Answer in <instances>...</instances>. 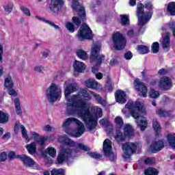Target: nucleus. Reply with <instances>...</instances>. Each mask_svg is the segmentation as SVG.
Returning <instances> with one entry per match:
<instances>
[{
	"label": "nucleus",
	"instance_id": "obj_31",
	"mask_svg": "<svg viewBox=\"0 0 175 175\" xmlns=\"http://www.w3.org/2000/svg\"><path fill=\"white\" fill-rule=\"evenodd\" d=\"M152 126H153V129H154L156 132V135H159L161 128V124H159V122H158V120L157 119L153 120Z\"/></svg>",
	"mask_w": 175,
	"mask_h": 175
},
{
	"label": "nucleus",
	"instance_id": "obj_54",
	"mask_svg": "<svg viewBox=\"0 0 175 175\" xmlns=\"http://www.w3.org/2000/svg\"><path fill=\"white\" fill-rule=\"evenodd\" d=\"M72 21L77 25V27H80L81 21H80V19H79V18L76 16L72 17Z\"/></svg>",
	"mask_w": 175,
	"mask_h": 175
},
{
	"label": "nucleus",
	"instance_id": "obj_2",
	"mask_svg": "<svg viewBox=\"0 0 175 175\" xmlns=\"http://www.w3.org/2000/svg\"><path fill=\"white\" fill-rule=\"evenodd\" d=\"M65 143L70 146V147H75L76 150L72 151L70 148H64L61 150L60 153L57 156V163H62L65 161H68L70 157H75V153L77 152L79 150L83 151H90V148L83 144L76 143L69 138H66Z\"/></svg>",
	"mask_w": 175,
	"mask_h": 175
},
{
	"label": "nucleus",
	"instance_id": "obj_52",
	"mask_svg": "<svg viewBox=\"0 0 175 175\" xmlns=\"http://www.w3.org/2000/svg\"><path fill=\"white\" fill-rule=\"evenodd\" d=\"M42 130L45 132H51L53 131V127L50 126V124H47L42 127Z\"/></svg>",
	"mask_w": 175,
	"mask_h": 175
},
{
	"label": "nucleus",
	"instance_id": "obj_44",
	"mask_svg": "<svg viewBox=\"0 0 175 175\" xmlns=\"http://www.w3.org/2000/svg\"><path fill=\"white\" fill-rule=\"evenodd\" d=\"M66 28H67L69 32H74L75 31V25L73 23L68 22L66 23Z\"/></svg>",
	"mask_w": 175,
	"mask_h": 175
},
{
	"label": "nucleus",
	"instance_id": "obj_8",
	"mask_svg": "<svg viewBox=\"0 0 175 175\" xmlns=\"http://www.w3.org/2000/svg\"><path fill=\"white\" fill-rule=\"evenodd\" d=\"M100 51V45L96 44L92 47L90 62H96L97 64H102L103 61H105V55H99Z\"/></svg>",
	"mask_w": 175,
	"mask_h": 175
},
{
	"label": "nucleus",
	"instance_id": "obj_39",
	"mask_svg": "<svg viewBox=\"0 0 175 175\" xmlns=\"http://www.w3.org/2000/svg\"><path fill=\"white\" fill-rule=\"evenodd\" d=\"M156 113L160 117H167V116H169V113L162 109H159Z\"/></svg>",
	"mask_w": 175,
	"mask_h": 175
},
{
	"label": "nucleus",
	"instance_id": "obj_59",
	"mask_svg": "<svg viewBox=\"0 0 175 175\" xmlns=\"http://www.w3.org/2000/svg\"><path fill=\"white\" fill-rule=\"evenodd\" d=\"M158 73L161 76H164V75H167V70L165 68H161L159 70Z\"/></svg>",
	"mask_w": 175,
	"mask_h": 175
},
{
	"label": "nucleus",
	"instance_id": "obj_29",
	"mask_svg": "<svg viewBox=\"0 0 175 175\" xmlns=\"http://www.w3.org/2000/svg\"><path fill=\"white\" fill-rule=\"evenodd\" d=\"M137 124L141 131H144L147 128V120L144 117L142 118L140 120H137Z\"/></svg>",
	"mask_w": 175,
	"mask_h": 175
},
{
	"label": "nucleus",
	"instance_id": "obj_15",
	"mask_svg": "<svg viewBox=\"0 0 175 175\" xmlns=\"http://www.w3.org/2000/svg\"><path fill=\"white\" fill-rule=\"evenodd\" d=\"M16 158H17V159H20V161L23 162V165H25V166L32 167V166L35 165V161H33V159L27 156L26 154H17Z\"/></svg>",
	"mask_w": 175,
	"mask_h": 175
},
{
	"label": "nucleus",
	"instance_id": "obj_32",
	"mask_svg": "<svg viewBox=\"0 0 175 175\" xmlns=\"http://www.w3.org/2000/svg\"><path fill=\"white\" fill-rule=\"evenodd\" d=\"M167 10L171 16H175V2L168 3Z\"/></svg>",
	"mask_w": 175,
	"mask_h": 175
},
{
	"label": "nucleus",
	"instance_id": "obj_7",
	"mask_svg": "<svg viewBox=\"0 0 175 175\" xmlns=\"http://www.w3.org/2000/svg\"><path fill=\"white\" fill-rule=\"evenodd\" d=\"M133 127L129 124H126L124 128V132L118 130L116 131V135L115 136V139L118 143H121L126 140V137H133L135 136V133L133 132Z\"/></svg>",
	"mask_w": 175,
	"mask_h": 175
},
{
	"label": "nucleus",
	"instance_id": "obj_50",
	"mask_svg": "<svg viewBox=\"0 0 175 175\" xmlns=\"http://www.w3.org/2000/svg\"><path fill=\"white\" fill-rule=\"evenodd\" d=\"M8 159V155L6 152H3L0 154V162H5Z\"/></svg>",
	"mask_w": 175,
	"mask_h": 175
},
{
	"label": "nucleus",
	"instance_id": "obj_35",
	"mask_svg": "<svg viewBox=\"0 0 175 175\" xmlns=\"http://www.w3.org/2000/svg\"><path fill=\"white\" fill-rule=\"evenodd\" d=\"M158 170L155 168L149 167L144 171L145 175H158Z\"/></svg>",
	"mask_w": 175,
	"mask_h": 175
},
{
	"label": "nucleus",
	"instance_id": "obj_11",
	"mask_svg": "<svg viewBox=\"0 0 175 175\" xmlns=\"http://www.w3.org/2000/svg\"><path fill=\"white\" fill-rule=\"evenodd\" d=\"M122 148L124 154V158H131V155L136 152V150H137V146L135 144V143L126 142L122 144Z\"/></svg>",
	"mask_w": 175,
	"mask_h": 175
},
{
	"label": "nucleus",
	"instance_id": "obj_43",
	"mask_svg": "<svg viewBox=\"0 0 175 175\" xmlns=\"http://www.w3.org/2000/svg\"><path fill=\"white\" fill-rule=\"evenodd\" d=\"M159 51V42H154L152 46V52L154 54H157Z\"/></svg>",
	"mask_w": 175,
	"mask_h": 175
},
{
	"label": "nucleus",
	"instance_id": "obj_27",
	"mask_svg": "<svg viewBox=\"0 0 175 175\" xmlns=\"http://www.w3.org/2000/svg\"><path fill=\"white\" fill-rule=\"evenodd\" d=\"M14 103L15 105V110L16 114L21 116V114H23V111H21V104L20 103V99L18 98L14 99Z\"/></svg>",
	"mask_w": 175,
	"mask_h": 175
},
{
	"label": "nucleus",
	"instance_id": "obj_13",
	"mask_svg": "<svg viewBox=\"0 0 175 175\" xmlns=\"http://www.w3.org/2000/svg\"><path fill=\"white\" fill-rule=\"evenodd\" d=\"M134 87L136 91L139 92V95L146 98L147 96V86L140 79H136L134 81Z\"/></svg>",
	"mask_w": 175,
	"mask_h": 175
},
{
	"label": "nucleus",
	"instance_id": "obj_62",
	"mask_svg": "<svg viewBox=\"0 0 175 175\" xmlns=\"http://www.w3.org/2000/svg\"><path fill=\"white\" fill-rule=\"evenodd\" d=\"M34 70L36 72H38L39 73H40V72H42V70H43V66H37L34 68Z\"/></svg>",
	"mask_w": 175,
	"mask_h": 175
},
{
	"label": "nucleus",
	"instance_id": "obj_10",
	"mask_svg": "<svg viewBox=\"0 0 175 175\" xmlns=\"http://www.w3.org/2000/svg\"><path fill=\"white\" fill-rule=\"evenodd\" d=\"M77 38L79 40H91L92 39V31L87 24H83L78 31Z\"/></svg>",
	"mask_w": 175,
	"mask_h": 175
},
{
	"label": "nucleus",
	"instance_id": "obj_61",
	"mask_svg": "<svg viewBox=\"0 0 175 175\" xmlns=\"http://www.w3.org/2000/svg\"><path fill=\"white\" fill-rule=\"evenodd\" d=\"M100 125H108L109 124V120L107 119H102L100 120Z\"/></svg>",
	"mask_w": 175,
	"mask_h": 175
},
{
	"label": "nucleus",
	"instance_id": "obj_63",
	"mask_svg": "<svg viewBox=\"0 0 175 175\" xmlns=\"http://www.w3.org/2000/svg\"><path fill=\"white\" fill-rule=\"evenodd\" d=\"M3 54V47L0 44V62L2 63V55Z\"/></svg>",
	"mask_w": 175,
	"mask_h": 175
},
{
	"label": "nucleus",
	"instance_id": "obj_26",
	"mask_svg": "<svg viewBox=\"0 0 175 175\" xmlns=\"http://www.w3.org/2000/svg\"><path fill=\"white\" fill-rule=\"evenodd\" d=\"M3 8L4 9V11L5 13H8V14L12 13L13 11V8H14V3L13 2L10 1L3 5Z\"/></svg>",
	"mask_w": 175,
	"mask_h": 175
},
{
	"label": "nucleus",
	"instance_id": "obj_6",
	"mask_svg": "<svg viewBox=\"0 0 175 175\" xmlns=\"http://www.w3.org/2000/svg\"><path fill=\"white\" fill-rule=\"evenodd\" d=\"M126 109H129L131 111V114L133 118L137 120L142 117V114L144 113V108L140 102H132L129 101L127 105H125Z\"/></svg>",
	"mask_w": 175,
	"mask_h": 175
},
{
	"label": "nucleus",
	"instance_id": "obj_5",
	"mask_svg": "<svg viewBox=\"0 0 175 175\" xmlns=\"http://www.w3.org/2000/svg\"><path fill=\"white\" fill-rule=\"evenodd\" d=\"M62 90L58 85L51 83L46 89V98L51 103H54L55 100L61 97Z\"/></svg>",
	"mask_w": 175,
	"mask_h": 175
},
{
	"label": "nucleus",
	"instance_id": "obj_23",
	"mask_svg": "<svg viewBox=\"0 0 175 175\" xmlns=\"http://www.w3.org/2000/svg\"><path fill=\"white\" fill-rule=\"evenodd\" d=\"M14 86V83H13L12 76L7 75L6 77H5L4 87H5V88H13Z\"/></svg>",
	"mask_w": 175,
	"mask_h": 175
},
{
	"label": "nucleus",
	"instance_id": "obj_64",
	"mask_svg": "<svg viewBox=\"0 0 175 175\" xmlns=\"http://www.w3.org/2000/svg\"><path fill=\"white\" fill-rule=\"evenodd\" d=\"M127 35L130 38H133L135 36V33L133 32V30H129L127 33Z\"/></svg>",
	"mask_w": 175,
	"mask_h": 175
},
{
	"label": "nucleus",
	"instance_id": "obj_38",
	"mask_svg": "<svg viewBox=\"0 0 175 175\" xmlns=\"http://www.w3.org/2000/svg\"><path fill=\"white\" fill-rule=\"evenodd\" d=\"M51 175H65V170L62 169H53L51 171Z\"/></svg>",
	"mask_w": 175,
	"mask_h": 175
},
{
	"label": "nucleus",
	"instance_id": "obj_34",
	"mask_svg": "<svg viewBox=\"0 0 175 175\" xmlns=\"http://www.w3.org/2000/svg\"><path fill=\"white\" fill-rule=\"evenodd\" d=\"M90 92L91 95L95 97V99L98 102V103H100V105H106V101L103 98H102L100 96L92 91H90Z\"/></svg>",
	"mask_w": 175,
	"mask_h": 175
},
{
	"label": "nucleus",
	"instance_id": "obj_28",
	"mask_svg": "<svg viewBox=\"0 0 175 175\" xmlns=\"http://www.w3.org/2000/svg\"><path fill=\"white\" fill-rule=\"evenodd\" d=\"M86 87L88 88H92V90H95L98 88V82H96L94 79H89L85 81Z\"/></svg>",
	"mask_w": 175,
	"mask_h": 175
},
{
	"label": "nucleus",
	"instance_id": "obj_20",
	"mask_svg": "<svg viewBox=\"0 0 175 175\" xmlns=\"http://www.w3.org/2000/svg\"><path fill=\"white\" fill-rule=\"evenodd\" d=\"M161 46L163 50L169 51V48L170 47V33L166 32L162 36Z\"/></svg>",
	"mask_w": 175,
	"mask_h": 175
},
{
	"label": "nucleus",
	"instance_id": "obj_49",
	"mask_svg": "<svg viewBox=\"0 0 175 175\" xmlns=\"http://www.w3.org/2000/svg\"><path fill=\"white\" fill-rule=\"evenodd\" d=\"M146 165H154L155 163V159L154 158H147L144 160Z\"/></svg>",
	"mask_w": 175,
	"mask_h": 175
},
{
	"label": "nucleus",
	"instance_id": "obj_45",
	"mask_svg": "<svg viewBox=\"0 0 175 175\" xmlns=\"http://www.w3.org/2000/svg\"><path fill=\"white\" fill-rule=\"evenodd\" d=\"M81 94L86 100H90L92 98L91 95H90V94H88V92L85 90L81 91Z\"/></svg>",
	"mask_w": 175,
	"mask_h": 175
},
{
	"label": "nucleus",
	"instance_id": "obj_42",
	"mask_svg": "<svg viewBox=\"0 0 175 175\" xmlns=\"http://www.w3.org/2000/svg\"><path fill=\"white\" fill-rule=\"evenodd\" d=\"M115 123L116 124V125H118V126L121 128V126L124 125V120H122V118L117 116L115 118Z\"/></svg>",
	"mask_w": 175,
	"mask_h": 175
},
{
	"label": "nucleus",
	"instance_id": "obj_18",
	"mask_svg": "<svg viewBox=\"0 0 175 175\" xmlns=\"http://www.w3.org/2000/svg\"><path fill=\"white\" fill-rule=\"evenodd\" d=\"M115 98L118 103L122 105L126 103V93L121 90H118L116 92Z\"/></svg>",
	"mask_w": 175,
	"mask_h": 175
},
{
	"label": "nucleus",
	"instance_id": "obj_4",
	"mask_svg": "<svg viewBox=\"0 0 175 175\" xmlns=\"http://www.w3.org/2000/svg\"><path fill=\"white\" fill-rule=\"evenodd\" d=\"M144 8L148 10H152V4L151 3H147L145 5L138 3L137 5V16L138 17V25L143 27L147 24L148 21H150L151 17H152V12L150 11L144 15Z\"/></svg>",
	"mask_w": 175,
	"mask_h": 175
},
{
	"label": "nucleus",
	"instance_id": "obj_57",
	"mask_svg": "<svg viewBox=\"0 0 175 175\" xmlns=\"http://www.w3.org/2000/svg\"><path fill=\"white\" fill-rule=\"evenodd\" d=\"M16 157H17V155H16V153L14 152H10L8 154V159H10V161H12L13 159H14V158H16Z\"/></svg>",
	"mask_w": 175,
	"mask_h": 175
},
{
	"label": "nucleus",
	"instance_id": "obj_51",
	"mask_svg": "<svg viewBox=\"0 0 175 175\" xmlns=\"http://www.w3.org/2000/svg\"><path fill=\"white\" fill-rule=\"evenodd\" d=\"M7 89H8L9 95H11L12 96H17V92L13 89V88Z\"/></svg>",
	"mask_w": 175,
	"mask_h": 175
},
{
	"label": "nucleus",
	"instance_id": "obj_56",
	"mask_svg": "<svg viewBox=\"0 0 175 175\" xmlns=\"http://www.w3.org/2000/svg\"><path fill=\"white\" fill-rule=\"evenodd\" d=\"M96 116L100 118L102 117V109L98 107H96Z\"/></svg>",
	"mask_w": 175,
	"mask_h": 175
},
{
	"label": "nucleus",
	"instance_id": "obj_12",
	"mask_svg": "<svg viewBox=\"0 0 175 175\" xmlns=\"http://www.w3.org/2000/svg\"><path fill=\"white\" fill-rule=\"evenodd\" d=\"M103 151L105 157H109V161H114L116 155L111 152V141L107 139L103 142Z\"/></svg>",
	"mask_w": 175,
	"mask_h": 175
},
{
	"label": "nucleus",
	"instance_id": "obj_36",
	"mask_svg": "<svg viewBox=\"0 0 175 175\" xmlns=\"http://www.w3.org/2000/svg\"><path fill=\"white\" fill-rule=\"evenodd\" d=\"M137 51L139 54H147L148 53V48L144 45H139L137 46Z\"/></svg>",
	"mask_w": 175,
	"mask_h": 175
},
{
	"label": "nucleus",
	"instance_id": "obj_9",
	"mask_svg": "<svg viewBox=\"0 0 175 175\" xmlns=\"http://www.w3.org/2000/svg\"><path fill=\"white\" fill-rule=\"evenodd\" d=\"M113 47L116 50H122L126 45V40L120 32H116L112 36Z\"/></svg>",
	"mask_w": 175,
	"mask_h": 175
},
{
	"label": "nucleus",
	"instance_id": "obj_17",
	"mask_svg": "<svg viewBox=\"0 0 175 175\" xmlns=\"http://www.w3.org/2000/svg\"><path fill=\"white\" fill-rule=\"evenodd\" d=\"M159 86L161 90H170V88H172V79L166 77L161 78L159 83Z\"/></svg>",
	"mask_w": 175,
	"mask_h": 175
},
{
	"label": "nucleus",
	"instance_id": "obj_46",
	"mask_svg": "<svg viewBox=\"0 0 175 175\" xmlns=\"http://www.w3.org/2000/svg\"><path fill=\"white\" fill-rule=\"evenodd\" d=\"M21 10L23 12V13H24V14H25V16H31V11H29V9H28V8L22 5L21 6Z\"/></svg>",
	"mask_w": 175,
	"mask_h": 175
},
{
	"label": "nucleus",
	"instance_id": "obj_40",
	"mask_svg": "<svg viewBox=\"0 0 175 175\" xmlns=\"http://www.w3.org/2000/svg\"><path fill=\"white\" fill-rule=\"evenodd\" d=\"M149 95H150V98H159L160 94H159V92L155 90H151L149 93Z\"/></svg>",
	"mask_w": 175,
	"mask_h": 175
},
{
	"label": "nucleus",
	"instance_id": "obj_37",
	"mask_svg": "<svg viewBox=\"0 0 175 175\" xmlns=\"http://www.w3.org/2000/svg\"><path fill=\"white\" fill-rule=\"evenodd\" d=\"M167 140L170 146L175 150V137L172 135H168Z\"/></svg>",
	"mask_w": 175,
	"mask_h": 175
},
{
	"label": "nucleus",
	"instance_id": "obj_47",
	"mask_svg": "<svg viewBox=\"0 0 175 175\" xmlns=\"http://www.w3.org/2000/svg\"><path fill=\"white\" fill-rule=\"evenodd\" d=\"M46 140H47V137H41L36 142H37V143H38V144H40V146L41 147H43V146H44V143H46Z\"/></svg>",
	"mask_w": 175,
	"mask_h": 175
},
{
	"label": "nucleus",
	"instance_id": "obj_16",
	"mask_svg": "<svg viewBox=\"0 0 175 175\" xmlns=\"http://www.w3.org/2000/svg\"><path fill=\"white\" fill-rule=\"evenodd\" d=\"M72 8L74 10L78 12L81 18H84V17H85V10L84 9V7L79 3V0H72Z\"/></svg>",
	"mask_w": 175,
	"mask_h": 175
},
{
	"label": "nucleus",
	"instance_id": "obj_53",
	"mask_svg": "<svg viewBox=\"0 0 175 175\" xmlns=\"http://www.w3.org/2000/svg\"><path fill=\"white\" fill-rule=\"evenodd\" d=\"M30 134L31 135V137H33V139H34V140H36V142H37L38 139L40 138L39 137V133H38L35 131H31L30 133Z\"/></svg>",
	"mask_w": 175,
	"mask_h": 175
},
{
	"label": "nucleus",
	"instance_id": "obj_30",
	"mask_svg": "<svg viewBox=\"0 0 175 175\" xmlns=\"http://www.w3.org/2000/svg\"><path fill=\"white\" fill-rule=\"evenodd\" d=\"M26 148L31 155L35 154L36 152V144L35 142H33L30 144H27L26 146Z\"/></svg>",
	"mask_w": 175,
	"mask_h": 175
},
{
	"label": "nucleus",
	"instance_id": "obj_55",
	"mask_svg": "<svg viewBox=\"0 0 175 175\" xmlns=\"http://www.w3.org/2000/svg\"><path fill=\"white\" fill-rule=\"evenodd\" d=\"M132 53L131 51H128L124 54V58L125 59L129 60V59H132Z\"/></svg>",
	"mask_w": 175,
	"mask_h": 175
},
{
	"label": "nucleus",
	"instance_id": "obj_41",
	"mask_svg": "<svg viewBox=\"0 0 175 175\" xmlns=\"http://www.w3.org/2000/svg\"><path fill=\"white\" fill-rule=\"evenodd\" d=\"M122 18V24L123 25H128L129 24V16L127 15H120Z\"/></svg>",
	"mask_w": 175,
	"mask_h": 175
},
{
	"label": "nucleus",
	"instance_id": "obj_25",
	"mask_svg": "<svg viewBox=\"0 0 175 175\" xmlns=\"http://www.w3.org/2000/svg\"><path fill=\"white\" fill-rule=\"evenodd\" d=\"M9 122V113L0 111V124H8Z\"/></svg>",
	"mask_w": 175,
	"mask_h": 175
},
{
	"label": "nucleus",
	"instance_id": "obj_14",
	"mask_svg": "<svg viewBox=\"0 0 175 175\" xmlns=\"http://www.w3.org/2000/svg\"><path fill=\"white\" fill-rule=\"evenodd\" d=\"M64 0H51L49 5L51 12L53 13H58L64 6Z\"/></svg>",
	"mask_w": 175,
	"mask_h": 175
},
{
	"label": "nucleus",
	"instance_id": "obj_33",
	"mask_svg": "<svg viewBox=\"0 0 175 175\" xmlns=\"http://www.w3.org/2000/svg\"><path fill=\"white\" fill-rule=\"evenodd\" d=\"M45 152L50 157H52V158H55V157H57V150L53 147L47 148Z\"/></svg>",
	"mask_w": 175,
	"mask_h": 175
},
{
	"label": "nucleus",
	"instance_id": "obj_22",
	"mask_svg": "<svg viewBox=\"0 0 175 175\" xmlns=\"http://www.w3.org/2000/svg\"><path fill=\"white\" fill-rule=\"evenodd\" d=\"M73 68L75 72L83 73L85 70V64L81 62L75 60L73 64Z\"/></svg>",
	"mask_w": 175,
	"mask_h": 175
},
{
	"label": "nucleus",
	"instance_id": "obj_60",
	"mask_svg": "<svg viewBox=\"0 0 175 175\" xmlns=\"http://www.w3.org/2000/svg\"><path fill=\"white\" fill-rule=\"evenodd\" d=\"M12 135L10 134V133H6L5 134H4L2 137V139L3 140H9V139H10Z\"/></svg>",
	"mask_w": 175,
	"mask_h": 175
},
{
	"label": "nucleus",
	"instance_id": "obj_58",
	"mask_svg": "<svg viewBox=\"0 0 175 175\" xmlns=\"http://www.w3.org/2000/svg\"><path fill=\"white\" fill-rule=\"evenodd\" d=\"M45 23H46L47 24H49V25H51V27H54L55 29H59V26L55 25V23H53L52 21H45Z\"/></svg>",
	"mask_w": 175,
	"mask_h": 175
},
{
	"label": "nucleus",
	"instance_id": "obj_19",
	"mask_svg": "<svg viewBox=\"0 0 175 175\" xmlns=\"http://www.w3.org/2000/svg\"><path fill=\"white\" fill-rule=\"evenodd\" d=\"M20 129L21 130L23 137H25L27 142H29V137H28V134H27L25 126L23 124H20V122H16L14 128V133L17 135Z\"/></svg>",
	"mask_w": 175,
	"mask_h": 175
},
{
	"label": "nucleus",
	"instance_id": "obj_3",
	"mask_svg": "<svg viewBox=\"0 0 175 175\" xmlns=\"http://www.w3.org/2000/svg\"><path fill=\"white\" fill-rule=\"evenodd\" d=\"M64 131L74 137H80L85 131L84 124L76 118H68L66 119L62 124Z\"/></svg>",
	"mask_w": 175,
	"mask_h": 175
},
{
	"label": "nucleus",
	"instance_id": "obj_1",
	"mask_svg": "<svg viewBox=\"0 0 175 175\" xmlns=\"http://www.w3.org/2000/svg\"><path fill=\"white\" fill-rule=\"evenodd\" d=\"M77 91L76 83H69L68 81L64 83V95L67 103V114L73 116L77 114L83 120L87 129L94 131L98 125V119L90 113V103L82 100L80 94L69 96L70 94Z\"/></svg>",
	"mask_w": 175,
	"mask_h": 175
},
{
	"label": "nucleus",
	"instance_id": "obj_24",
	"mask_svg": "<svg viewBox=\"0 0 175 175\" xmlns=\"http://www.w3.org/2000/svg\"><path fill=\"white\" fill-rule=\"evenodd\" d=\"M76 54L77 57L83 61H86V59H88V53H87V52L83 49H78Z\"/></svg>",
	"mask_w": 175,
	"mask_h": 175
},
{
	"label": "nucleus",
	"instance_id": "obj_48",
	"mask_svg": "<svg viewBox=\"0 0 175 175\" xmlns=\"http://www.w3.org/2000/svg\"><path fill=\"white\" fill-rule=\"evenodd\" d=\"M89 155L91 158H94V159H99L100 158H102V155L96 152H90L89 153Z\"/></svg>",
	"mask_w": 175,
	"mask_h": 175
},
{
	"label": "nucleus",
	"instance_id": "obj_21",
	"mask_svg": "<svg viewBox=\"0 0 175 175\" xmlns=\"http://www.w3.org/2000/svg\"><path fill=\"white\" fill-rule=\"evenodd\" d=\"M163 147H164L163 142L158 141V142H154L150 146V150L152 152L155 153V152H158V151H161V150H162Z\"/></svg>",
	"mask_w": 175,
	"mask_h": 175
}]
</instances>
